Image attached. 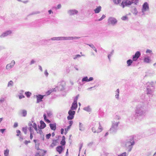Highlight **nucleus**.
Here are the masks:
<instances>
[{
    "instance_id": "79ce46f5",
    "label": "nucleus",
    "mask_w": 156,
    "mask_h": 156,
    "mask_svg": "<svg viewBox=\"0 0 156 156\" xmlns=\"http://www.w3.org/2000/svg\"><path fill=\"white\" fill-rule=\"evenodd\" d=\"M126 156V153L124 152L123 153L121 154L118 155V156Z\"/></svg>"
},
{
    "instance_id": "58836bf2",
    "label": "nucleus",
    "mask_w": 156,
    "mask_h": 156,
    "mask_svg": "<svg viewBox=\"0 0 156 156\" xmlns=\"http://www.w3.org/2000/svg\"><path fill=\"white\" fill-rule=\"evenodd\" d=\"M105 15H102V17L98 20L99 21H101V20H102L103 19L105 18Z\"/></svg>"
},
{
    "instance_id": "0eeeda50",
    "label": "nucleus",
    "mask_w": 156,
    "mask_h": 156,
    "mask_svg": "<svg viewBox=\"0 0 156 156\" xmlns=\"http://www.w3.org/2000/svg\"><path fill=\"white\" fill-rule=\"evenodd\" d=\"M58 91H62L65 89V83L63 82L58 84V86L55 88Z\"/></svg>"
},
{
    "instance_id": "473e14b6",
    "label": "nucleus",
    "mask_w": 156,
    "mask_h": 156,
    "mask_svg": "<svg viewBox=\"0 0 156 156\" xmlns=\"http://www.w3.org/2000/svg\"><path fill=\"white\" fill-rule=\"evenodd\" d=\"M66 143L65 140L63 139H62V141L61 142V144L62 145H64Z\"/></svg>"
},
{
    "instance_id": "c756f323",
    "label": "nucleus",
    "mask_w": 156,
    "mask_h": 156,
    "mask_svg": "<svg viewBox=\"0 0 156 156\" xmlns=\"http://www.w3.org/2000/svg\"><path fill=\"white\" fill-rule=\"evenodd\" d=\"M82 81H86L87 82H89L88 77L87 76L83 78L82 79Z\"/></svg>"
},
{
    "instance_id": "7ed1b4c3",
    "label": "nucleus",
    "mask_w": 156,
    "mask_h": 156,
    "mask_svg": "<svg viewBox=\"0 0 156 156\" xmlns=\"http://www.w3.org/2000/svg\"><path fill=\"white\" fill-rule=\"evenodd\" d=\"M133 2L129 0H123L121 3V5L124 8L125 6H126L131 5Z\"/></svg>"
},
{
    "instance_id": "cd10ccee",
    "label": "nucleus",
    "mask_w": 156,
    "mask_h": 156,
    "mask_svg": "<svg viewBox=\"0 0 156 156\" xmlns=\"http://www.w3.org/2000/svg\"><path fill=\"white\" fill-rule=\"evenodd\" d=\"M36 62V61L34 59H32L30 62L29 64L30 65H31L35 63Z\"/></svg>"
},
{
    "instance_id": "2f4dec72",
    "label": "nucleus",
    "mask_w": 156,
    "mask_h": 156,
    "mask_svg": "<svg viewBox=\"0 0 156 156\" xmlns=\"http://www.w3.org/2000/svg\"><path fill=\"white\" fill-rule=\"evenodd\" d=\"M34 128L30 126L29 127V128H28L29 130L30 133H34V131L33 128Z\"/></svg>"
},
{
    "instance_id": "c9c22d12",
    "label": "nucleus",
    "mask_w": 156,
    "mask_h": 156,
    "mask_svg": "<svg viewBox=\"0 0 156 156\" xmlns=\"http://www.w3.org/2000/svg\"><path fill=\"white\" fill-rule=\"evenodd\" d=\"M39 143H37V144H35V147H36V149H37V150H39Z\"/></svg>"
},
{
    "instance_id": "6e6d98bb",
    "label": "nucleus",
    "mask_w": 156,
    "mask_h": 156,
    "mask_svg": "<svg viewBox=\"0 0 156 156\" xmlns=\"http://www.w3.org/2000/svg\"><path fill=\"white\" fill-rule=\"evenodd\" d=\"M83 144L82 143H80V150L81 149L83 146Z\"/></svg>"
},
{
    "instance_id": "aec40b11",
    "label": "nucleus",
    "mask_w": 156,
    "mask_h": 156,
    "mask_svg": "<svg viewBox=\"0 0 156 156\" xmlns=\"http://www.w3.org/2000/svg\"><path fill=\"white\" fill-rule=\"evenodd\" d=\"M40 123L41 124V126L42 129H44L46 127V125L43 121H41Z\"/></svg>"
},
{
    "instance_id": "7c9ffc66",
    "label": "nucleus",
    "mask_w": 156,
    "mask_h": 156,
    "mask_svg": "<svg viewBox=\"0 0 156 156\" xmlns=\"http://www.w3.org/2000/svg\"><path fill=\"white\" fill-rule=\"evenodd\" d=\"M5 98L3 97L0 98V104L3 103L5 101Z\"/></svg>"
},
{
    "instance_id": "5fc2aeb1",
    "label": "nucleus",
    "mask_w": 156,
    "mask_h": 156,
    "mask_svg": "<svg viewBox=\"0 0 156 156\" xmlns=\"http://www.w3.org/2000/svg\"><path fill=\"white\" fill-rule=\"evenodd\" d=\"M40 13L39 12H33L32 13H30V15H33L35 14H37Z\"/></svg>"
},
{
    "instance_id": "bf43d9fd",
    "label": "nucleus",
    "mask_w": 156,
    "mask_h": 156,
    "mask_svg": "<svg viewBox=\"0 0 156 156\" xmlns=\"http://www.w3.org/2000/svg\"><path fill=\"white\" fill-rule=\"evenodd\" d=\"M81 56L80 55H76L75 56V57L74 58V59H76V58L80 57Z\"/></svg>"
},
{
    "instance_id": "20e7f679",
    "label": "nucleus",
    "mask_w": 156,
    "mask_h": 156,
    "mask_svg": "<svg viewBox=\"0 0 156 156\" xmlns=\"http://www.w3.org/2000/svg\"><path fill=\"white\" fill-rule=\"evenodd\" d=\"M12 33V31L10 30H7L3 33L0 36L1 38H3L9 36H11Z\"/></svg>"
},
{
    "instance_id": "39448f33",
    "label": "nucleus",
    "mask_w": 156,
    "mask_h": 156,
    "mask_svg": "<svg viewBox=\"0 0 156 156\" xmlns=\"http://www.w3.org/2000/svg\"><path fill=\"white\" fill-rule=\"evenodd\" d=\"M68 39V37H53L51 38L52 41H64Z\"/></svg>"
},
{
    "instance_id": "412c9836",
    "label": "nucleus",
    "mask_w": 156,
    "mask_h": 156,
    "mask_svg": "<svg viewBox=\"0 0 156 156\" xmlns=\"http://www.w3.org/2000/svg\"><path fill=\"white\" fill-rule=\"evenodd\" d=\"M69 12L70 15H71L76 14L78 13V11L75 10H70Z\"/></svg>"
},
{
    "instance_id": "ddd939ff",
    "label": "nucleus",
    "mask_w": 156,
    "mask_h": 156,
    "mask_svg": "<svg viewBox=\"0 0 156 156\" xmlns=\"http://www.w3.org/2000/svg\"><path fill=\"white\" fill-rule=\"evenodd\" d=\"M149 9V6L148 3L147 2H145L143 5L142 11L145 12L148 10Z\"/></svg>"
},
{
    "instance_id": "3c124183",
    "label": "nucleus",
    "mask_w": 156,
    "mask_h": 156,
    "mask_svg": "<svg viewBox=\"0 0 156 156\" xmlns=\"http://www.w3.org/2000/svg\"><path fill=\"white\" fill-rule=\"evenodd\" d=\"M35 156H42L40 155V153L39 152L35 154Z\"/></svg>"
},
{
    "instance_id": "13d9d810",
    "label": "nucleus",
    "mask_w": 156,
    "mask_h": 156,
    "mask_svg": "<svg viewBox=\"0 0 156 156\" xmlns=\"http://www.w3.org/2000/svg\"><path fill=\"white\" fill-rule=\"evenodd\" d=\"M89 82L92 81L93 80V78L92 77H90L89 79H88Z\"/></svg>"
},
{
    "instance_id": "c03bdc74",
    "label": "nucleus",
    "mask_w": 156,
    "mask_h": 156,
    "mask_svg": "<svg viewBox=\"0 0 156 156\" xmlns=\"http://www.w3.org/2000/svg\"><path fill=\"white\" fill-rule=\"evenodd\" d=\"M69 124H70L69 126V129L70 128V126L73 124V121H69Z\"/></svg>"
},
{
    "instance_id": "6e6552de",
    "label": "nucleus",
    "mask_w": 156,
    "mask_h": 156,
    "mask_svg": "<svg viewBox=\"0 0 156 156\" xmlns=\"http://www.w3.org/2000/svg\"><path fill=\"white\" fill-rule=\"evenodd\" d=\"M28 125L29 127H32L34 128L35 130L37 131V133H40V132H41V130H39V131H38V129L37 128V125L35 122L33 123V124L31 123V122H29L28 123Z\"/></svg>"
},
{
    "instance_id": "a211bd4d",
    "label": "nucleus",
    "mask_w": 156,
    "mask_h": 156,
    "mask_svg": "<svg viewBox=\"0 0 156 156\" xmlns=\"http://www.w3.org/2000/svg\"><path fill=\"white\" fill-rule=\"evenodd\" d=\"M101 6H99L97 8H96L94 10L95 12L96 13H99L101 10Z\"/></svg>"
},
{
    "instance_id": "2eb2a0df",
    "label": "nucleus",
    "mask_w": 156,
    "mask_h": 156,
    "mask_svg": "<svg viewBox=\"0 0 156 156\" xmlns=\"http://www.w3.org/2000/svg\"><path fill=\"white\" fill-rule=\"evenodd\" d=\"M56 91V88H54L49 90L46 92V94L47 95H49L53 91Z\"/></svg>"
},
{
    "instance_id": "a18cd8bd",
    "label": "nucleus",
    "mask_w": 156,
    "mask_h": 156,
    "mask_svg": "<svg viewBox=\"0 0 156 156\" xmlns=\"http://www.w3.org/2000/svg\"><path fill=\"white\" fill-rule=\"evenodd\" d=\"M92 48L94 49V50L96 52H97V50L95 48L94 46V45L93 44H92Z\"/></svg>"
},
{
    "instance_id": "4be33fe9",
    "label": "nucleus",
    "mask_w": 156,
    "mask_h": 156,
    "mask_svg": "<svg viewBox=\"0 0 156 156\" xmlns=\"http://www.w3.org/2000/svg\"><path fill=\"white\" fill-rule=\"evenodd\" d=\"M21 114L22 116L23 117H25L27 115V112L25 110H23L21 111Z\"/></svg>"
},
{
    "instance_id": "774afa93",
    "label": "nucleus",
    "mask_w": 156,
    "mask_h": 156,
    "mask_svg": "<svg viewBox=\"0 0 156 156\" xmlns=\"http://www.w3.org/2000/svg\"><path fill=\"white\" fill-rule=\"evenodd\" d=\"M45 121H46V122H48V123H49L50 122H50V120H49V119H47V120H46Z\"/></svg>"
},
{
    "instance_id": "f8f14e48",
    "label": "nucleus",
    "mask_w": 156,
    "mask_h": 156,
    "mask_svg": "<svg viewBox=\"0 0 156 156\" xmlns=\"http://www.w3.org/2000/svg\"><path fill=\"white\" fill-rule=\"evenodd\" d=\"M44 95H42L40 94H38L36 95L37 98V103H39L42 101V99L43 98Z\"/></svg>"
},
{
    "instance_id": "c85d7f7f",
    "label": "nucleus",
    "mask_w": 156,
    "mask_h": 156,
    "mask_svg": "<svg viewBox=\"0 0 156 156\" xmlns=\"http://www.w3.org/2000/svg\"><path fill=\"white\" fill-rule=\"evenodd\" d=\"M27 127H25L23 128L22 130L24 132L25 134H26L27 133Z\"/></svg>"
},
{
    "instance_id": "de8ad7c7",
    "label": "nucleus",
    "mask_w": 156,
    "mask_h": 156,
    "mask_svg": "<svg viewBox=\"0 0 156 156\" xmlns=\"http://www.w3.org/2000/svg\"><path fill=\"white\" fill-rule=\"evenodd\" d=\"M16 133H17V134L16 135V136H19V134L20 133V131L19 130H17L16 131Z\"/></svg>"
},
{
    "instance_id": "680f3d73",
    "label": "nucleus",
    "mask_w": 156,
    "mask_h": 156,
    "mask_svg": "<svg viewBox=\"0 0 156 156\" xmlns=\"http://www.w3.org/2000/svg\"><path fill=\"white\" fill-rule=\"evenodd\" d=\"M146 52L147 53H150L151 52V51L150 50H147Z\"/></svg>"
},
{
    "instance_id": "09e8293b",
    "label": "nucleus",
    "mask_w": 156,
    "mask_h": 156,
    "mask_svg": "<svg viewBox=\"0 0 156 156\" xmlns=\"http://www.w3.org/2000/svg\"><path fill=\"white\" fill-rule=\"evenodd\" d=\"M30 143V141L25 140L24 142V143L25 144L27 145L28 143Z\"/></svg>"
},
{
    "instance_id": "864d4df0",
    "label": "nucleus",
    "mask_w": 156,
    "mask_h": 156,
    "mask_svg": "<svg viewBox=\"0 0 156 156\" xmlns=\"http://www.w3.org/2000/svg\"><path fill=\"white\" fill-rule=\"evenodd\" d=\"M139 0H132V2L135 3L136 4L138 2Z\"/></svg>"
},
{
    "instance_id": "393cba45",
    "label": "nucleus",
    "mask_w": 156,
    "mask_h": 156,
    "mask_svg": "<svg viewBox=\"0 0 156 156\" xmlns=\"http://www.w3.org/2000/svg\"><path fill=\"white\" fill-rule=\"evenodd\" d=\"M122 0H113L114 3L116 4H118L120 3Z\"/></svg>"
},
{
    "instance_id": "37998d69",
    "label": "nucleus",
    "mask_w": 156,
    "mask_h": 156,
    "mask_svg": "<svg viewBox=\"0 0 156 156\" xmlns=\"http://www.w3.org/2000/svg\"><path fill=\"white\" fill-rule=\"evenodd\" d=\"M38 67H39V69L40 70V71L41 72H42L43 71V69H42V67L41 66L39 65L38 66Z\"/></svg>"
},
{
    "instance_id": "69168bd1",
    "label": "nucleus",
    "mask_w": 156,
    "mask_h": 156,
    "mask_svg": "<svg viewBox=\"0 0 156 156\" xmlns=\"http://www.w3.org/2000/svg\"><path fill=\"white\" fill-rule=\"evenodd\" d=\"M20 141H22V140H23V138L21 136H20Z\"/></svg>"
},
{
    "instance_id": "72a5a7b5",
    "label": "nucleus",
    "mask_w": 156,
    "mask_h": 156,
    "mask_svg": "<svg viewBox=\"0 0 156 156\" xmlns=\"http://www.w3.org/2000/svg\"><path fill=\"white\" fill-rule=\"evenodd\" d=\"M149 60H150L148 58H146L144 59V62H147V63L149 62Z\"/></svg>"
},
{
    "instance_id": "a878e982",
    "label": "nucleus",
    "mask_w": 156,
    "mask_h": 156,
    "mask_svg": "<svg viewBox=\"0 0 156 156\" xmlns=\"http://www.w3.org/2000/svg\"><path fill=\"white\" fill-rule=\"evenodd\" d=\"M25 94L27 97L29 98L30 96L31 93L30 92L27 91L25 92Z\"/></svg>"
},
{
    "instance_id": "f3484780",
    "label": "nucleus",
    "mask_w": 156,
    "mask_h": 156,
    "mask_svg": "<svg viewBox=\"0 0 156 156\" xmlns=\"http://www.w3.org/2000/svg\"><path fill=\"white\" fill-rule=\"evenodd\" d=\"M49 126L51 129L53 130H55L56 128V125L55 124H50Z\"/></svg>"
},
{
    "instance_id": "9b49d317",
    "label": "nucleus",
    "mask_w": 156,
    "mask_h": 156,
    "mask_svg": "<svg viewBox=\"0 0 156 156\" xmlns=\"http://www.w3.org/2000/svg\"><path fill=\"white\" fill-rule=\"evenodd\" d=\"M140 55V53L139 51H137L136 52L135 54L133 55V61H136Z\"/></svg>"
},
{
    "instance_id": "f257e3e1",
    "label": "nucleus",
    "mask_w": 156,
    "mask_h": 156,
    "mask_svg": "<svg viewBox=\"0 0 156 156\" xmlns=\"http://www.w3.org/2000/svg\"><path fill=\"white\" fill-rule=\"evenodd\" d=\"M102 130V128L100 125H96L92 128V131L94 133H99L101 132Z\"/></svg>"
},
{
    "instance_id": "f704fd0d",
    "label": "nucleus",
    "mask_w": 156,
    "mask_h": 156,
    "mask_svg": "<svg viewBox=\"0 0 156 156\" xmlns=\"http://www.w3.org/2000/svg\"><path fill=\"white\" fill-rule=\"evenodd\" d=\"M46 112L47 113V115L48 116H50L52 115L51 112L50 111H47Z\"/></svg>"
},
{
    "instance_id": "8fccbe9b",
    "label": "nucleus",
    "mask_w": 156,
    "mask_h": 156,
    "mask_svg": "<svg viewBox=\"0 0 156 156\" xmlns=\"http://www.w3.org/2000/svg\"><path fill=\"white\" fill-rule=\"evenodd\" d=\"M5 129H0V132H1L2 133H3L4 131H5Z\"/></svg>"
},
{
    "instance_id": "1a4fd4ad",
    "label": "nucleus",
    "mask_w": 156,
    "mask_h": 156,
    "mask_svg": "<svg viewBox=\"0 0 156 156\" xmlns=\"http://www.w3.org/2000/svg\"><path fill=\"white\" fill-rule=\"evenodd\" d=\"M15 64V62L14 61V60H12L10 63L8 64L7 65L6 67V69L8 70H10V69H11L13 67Z\"/></svg>"
},
{
    "instance_id": "bb28decb",
    "label": "nucleus",
    "mask_w": 156,
    "mask_h": 156,
    "mask_svg": "<svg viewBox=\"0 0 156 156\" xmlns=\"http://www.w3.org/2000/svg\"><path fill=\"white\" fill-rule=\"evenodd\" d=\"M133 61L131 59H129L128 60L127 62V64H128V66H130L131 64L132 63Z\"/></svg>"
},
{
    "instance_id": "a19ab883",
    "label": "nucleus",
    "mask_w": 156,
    "mask_h": 156,
    "mask_svg": "<svg viewBox=\"0 0 156 156\" xmlns=\"http://www.w3.org/2000/svg\"><path fill=\"white\" fill-rule=\"evenodd\" d=\"M61 5L60 4H59L56 7V9H59L61 8Z\"/></svg>"
},
{
    "instance_id": "dca6fc26",
    "label": "nucleus",
    "mask_w": 156,
    "mask_h": 156,
    "mask_svg": "<svg viewBox=\"0 0 156 156\" xmlns=\"http://www.w3.org/2000/svg\"><path fill=\"white\" fill-rule=\"evenodd\" d=\"M109 20L110 23L113 24H115L117 22L116 20L114 18H111Z\"/></svg>"
},
{
    "instance_id": "423d86ee",
    "label": "nucleus",
    "mask_w": 156,
    "mask_h": 156,
    "mask_svg": "<svg viewBox=\"0 0 156 156\" xmlns=\"http://www.w3.org/2000/svg\"><path fill=\"white\" fill-rule=\"evenodd\" d=\"M78 98V96H76L74 102L72 104L71 109L74 111V110H75L77 108L78 105L77 101V100Z\"/></svg>"
},
{
    "instance_id": "338daca9",
    "label": "nucleus",
    "mask_w": 156,
    "mask_h": 156,
    "mask_svg": "<svg viewBox=\"0 0 156 156\" xmlns=\"http://www.w3.org/2000/svg\"><path fill=\"white\" fill-rule=\"evenodd\" d=\"M64 130L63 129H61V133L62 134H63V133Z\"/></svg>"
},
{
    "instance_id": "6ab92c4d",
    "label": "nucleus",
    "mask_w": 156,
    "mask_h": 156,
    "mask_svg": "<svg viewBox=\"0 0 156 156\" xmlns=\"http://www.w3.org/2000/svg\"><path fill=\"white\" fill-rule=\"evenodd\" d=\"M9 150L7 148L4 151V155L5 156H9Z\"/></svg>"
},
{
    "instance_id": "5701e85b",
    "label": "nucleus",
    "mask_w": 156,
    "mask_h": 156,
    "mask_svg": "<svg viewBox=\"0 0 156 156\" xmlns=\"http://www.w3.org/2000/svg\"><path fill=\"white\" fill-rule=\"evenodd\" d=\"M13 85V82L12 80L10 81L8 83L7 86L8 87H12Z\"/></svg>"
},
{
    "instance_id": "e433bc0d",
    "label": "nucleus",
    "mask_w": 156,
    "mask_h": 156,
    "mask_svg": "<svg viewBox=\"0 0 156 156\" xmlns=\"http://www.w3.org/2000/svg\"><path fill=\"white\" fill-rule=\"evenodd\" d=\"M121 19L123 20H127L128 17L126 16H123L121 18Z\"/></svg>"
},
{
    "instance_id": "4c0bfd02",
    "label": "nucleus",
    "mask_w": 156,
    "mask_h": 156,
    "mask_svg": "<svg viewBox=\"0 0 156 156\" xmlns=\"http://www.w3.org/2000/svg\"><path fill=\"white\" fill-rule=\"evenodd\" d=\"M44 74L46 77L48 76L49 74L47 69H46L45 71L44 72Z\"/></svg>"
},
{
    "instance_id": "f03ea898",
    "label": "nucleus",
    "mask_w": 156,
    "mask_h": 156,
    "mask_svg": "<svg viewBox=\"0 0 156 156\" xmlns=\"http://www.w3.org/2000/svg\"><path fill=\"white\" fill-rule=\"evenodd\" d=\"M134 142L133 141L132 142L128 141L126 143L125 147V149L128 151H130L132 148L133 145L134 144Z\"/></svg>"
},
{
    "instance_id": "052dcab7",
    "label": "nucleus",
    "mask_w": 156,
    "mask_h": 156,
    "mask_svg": "<svg viewBox=\"0 0 156 156\" xmlns=\"http://www.w3.org/2000/svg\"><path fill=\"white\" fill-rule=\"evenodd\" d=\"M48 12L49 14H50L51 13H53V12L51 10H49L48 11Z\"/></svg>"
},
{
    "instance_id": "0e129e2a",
    "label": "nucleus",
    "mask_w": 156,
    "mask_h": 156,
    "mask_svg": "<svg viewBox=\"0 0 156 156\" xmlns=\"http://www.w3.org/2000/svg\"><path fill=\"white\" fill-rule=\"evenodd\" d=\"M43 151H44V152L42 154V155L41 156H43L45 155V153L46 152V151L43 150Z\"/></svg>"
},
{
    "instance_id": "b1692460",
    "label": "nucleus",
    "mask_w": 156,
    "mask_h": 156,
    "mask_svg": "<svg viewBox=\"0 0 156 156\" xmlns=\"http://www.w3.org/2000/svg\"><path fill=\"white\" fill-rule=\"evenodd\" d=\"M132 12L133 14H134L135 15H136L137 13V12H138V11H137L136 9L135 8L133 9H132Z\"/></svg>"
},
{
    "instance_id": "49530a36",
    "label": "nucleus",
    "mask_w": 156,
    "mask_h": 156,
    "mask_svg": "<svg viewBox=\"0 0 156 156\" xmlns=\"http://www.w3.org/2000/svg\"><path fill=\"white\" fill-rule=\"evenodd\" d=\"M24 96L23 95H19V98L20 99H22V98H24Z\"/></svg>"
},
{
    "instance_id": "603ef678",
    "label": "nucleus",
    "mask_w": 156,
    "mask_h": 156,
    "mask_svg": "<svg viewBox=\"0 0 156 156\" xmlns=\"http://www.w3.org/2000/svg\"><path fill=\"white\" fill-rule=\"evenodd\" d=\"M18 126V124L17 123V122H15L14 123V127H17V126Z\"/></svg>"
},
{
    "instance_id": "4468645a",
    "label": "nucleus",
    "mask_w": 156,
    "mask_h": 156,
    "mask_svg": "<svg viewBox=\"0 0 156 156\" xmlns=\"http://www.w3.org/2000/svg\"><path fill=\"white\" fill-rule=\"evenodd\" d=\"M63 150L62 147V146H58L56 148V150L60 154L61 153Z\"/></svg>"
},
{
    "instance_id": "e2e57ef3",
    "label": "nucleus",
    "mask_w": 156,
    "mask_h": 156,
    "mask_svg": "<svg viewBox=\"0 0 156 156\" xmlns=\"http://www.w3.org/2000/svg\"><path fill=\"white\" fill-rule=\"evenodd\" d=\"M33 133H30V139L32 140L33 137V136L32 135V134Z\"/></svg>"
},
{
    "instance_id": "4d7b16f0",
    "label": "nucleus",
    "mask_w": 156,
    "mask_h": 156,
    "mask_svg": "<svg viewBox=\"0 0 156 156\" xmlns=\"http://www.w3.org/2000/svg\"><path fill=\"white\" fill-rule=\"evenodd\" d=\"M43 116H44V120L45 121H46V120H47V119L46 115V114H44V115Z\"/></svg>"
},
{
    "instance_id": "9d476101",
    "label": "nucleus",
    "mask_w": 156,
    "mask_h": 156,
    "mask_svg": "<svg viewBox=\"0 0 156 156\" xmlns=\"http://www.w3.org/2000/svg\"><path fill=\"white\" fill-rule=\"evenodd\" d=\"M75 113V111L72 110L70 109L69 111V120L73 119Z\"/></svg>"
},
{
    "instance_id": "ea45409f",
    "label": "nucleus",
    "mask_w": 156,
    "mask_h": 156,
    "mask_svg": "<svg viewBox=\"0 0 156 156\" xmlns=\"http://www.w3.org/2000/svg\"><path fill=\"white\" fill-rule=\"evenodd\" d=\"M51 134L50 133H49L46 135V138L47 139H49L51 136Z\"/></svg>"
}]
</instances>
